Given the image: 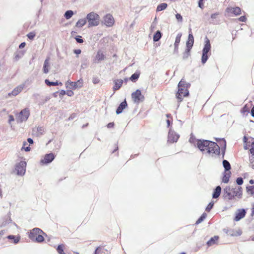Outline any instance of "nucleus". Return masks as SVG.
I'll return each instance as SVG.
<instances>
[{
	"label": "nucleus",
	"instance_id": "nucleus-1",
	"mask_svg": "<svg viewBox=\"0 0 254 254\" xmlns=\"http://www.w3.org/2000/svg\"><path fill=\"white\" fill-rule=\"evenodd\" d=\"M189 142L203 154H208L212 157L220 155V146L216 142L204 139H197L192 133L190 134Z\"/></svg>",
	"mask_w": 254,
	"mask_h": 254
},
{
	"label": "nucleus",
	"instance_id": "nucleus-2",
	"mask_svg": "<svg viewBox=\"0 0 254 254\" xmlns=\"http://www.w3.org/2000/svg\"><path fill=\"white\" fill-rule=\"evenodd\" d=\"M28 238L33 242L42 243L45 240L44 236L47 237L46 233L41 229L36 227L27 233Z\"/></svg>",
	"mask_w": 254,
	"mask_h": 254
},
{
	"label": "nucleus",
	"instance_id": "nucleus-3",
	"mask_svg": "<svg viewBox=\"0 0 254 254\" xmlns=\"http://www.w3.org/2000/svg\"><path fill=\"white\" fill-rule=\"evenodd\" d=\"M194 44V37L190 27L189 29V35L186 42L185 52L183 53V60H186L190 56V52Z\"/></svg>",
	"mask_w": 254,
	"mask_h": 254
},
{
	"label": "nucleus",
	"instance_id": "nucleus-4",
	"mask_svg": "<svg viewBox=\"0 0 254 254\" xmlns=\"http://www.w3.org/2000/svg\"><path fill=\"white\" fill-rule=\"evenodd\" d=\"M211 44L209 39L207 37H205L204 45L202 51L201 63L204 64L208 60L211 53Z\"/></svg>",
	"mask_w": 254,
	"mask_h": 254
},
{
	"label": "nucleus",
	"instance_id": "nucleus-5",
	"mask_svg": "<svg viewBox=\"0 0 254 254\" xmlns=\"http://www.w3.org/2000/svg\"><path fill=\"white\" fill-rule=\"evenodd\" d=\"M88 22V28L98 26L100 23V16L96 12L92 11L88 13L85 17Z\"/></svg>",
	"mask_w": 254,
	"mask_h": 254
},
{
	"label": "nucleus",
	"instance_id": "nucleus-6",
	"mask_svg": "<svg viewBox=\"0 0 254 254\" xmlns=\"http://www.w3.org/2000/svg\"><path fill=\"white\" fill-rule=\"evenodd\" d=\"M30 115V110L26 108L20 111L19 113L15 114V119L17 124L26 122Z\"/></svg>",
	"mask_w": 254,
	"mask_h": 254
},
{
	"label": "nucleus",
	"instance_id": "nucleus-7",
	"mask_svg": "<svg viewBox=\"0 0 254 254\" xmlns=\"http://www.w3.org/2000/svg\"><path fill=\"white\" fill-rule=\"evenodd\" d=\"M242 9L239 6H228L225 11V15L228 14V16H239L242 14Z\"/></svg>",
	"mask_w": 254,
	"mask_h": 254
},
{
	"label": "nucleus",
	"instance_id": "nucleus-8",
	"mask_svg": "<svg viewBox=\"0 0 254 254\" xmlns=\"http://www.w3.org/2000/svg\"><path fill=\"white\" fill-rule=\"evenodd\" d=\"M131 97L133 102L137 104L143 102L145 100L144 96L142 94L141 90L139 89L133 92L131 94Z\"/></svg>",
	"mask_w": 254,
	"mask_h": 254
},
{
	"label": "nucleus",
	"instance_id": "nucleus-9",
	"mask_svg": "<svg viewBox=\"0 0 254 254\" xmlns=\"http://www.w3.org/2000/svg\"><path fill=\"white\" fill-rule=\"evenodd\" d=\"M183 81H179L177 85V91L176 93V98L178 100V103L179 105L178 107H179L180 103L183 100L184 92L185 90V88L183 87V84H182Z\"/></svg>",
	"mask_w": 254,
	"mask_h": 254
},
{
	"label": "nucleus",
	"instance_id": "nucleus-10",
	"mask_svg": "<svg viewBox=\"0 0 254 254\" xmlns=\"http://www.w3.org/2000/svg\"><path fill=\"white\" fill-rule=\"evenodd\" d=\"M26 167V162L21 161L15 164V170L16 172V175L22 176L25 174Z\"/></svg>",
	"mask_w": 254,
	"mask_h": 254
},
{
	"label": "nucleus",
	"instance_id": "nucleus-11",
	"mask_svg": "<svg viewBox=\"0 0 254 254\" xmlns=\"http://www.w3.org/2000/svg\"><path fill=\"white\" fill-rule=\"evenodd\" d=\"M232 189L231 186H226L223 191L222 197L224 200L226 201L232 200L234 199V195L232 193Z\"/></svg>",
	"mask_w": 254,
	"mask_h": 254
},
{
	"label": "nucleus",
	"instance_id": "nucleus-12",
	"mask_svg": "<svg viewBox=\"0 0 254 254\" xmlns=\"http://www.w3.org/2000/svg\"><path fill=\"white\" fill-rule=\"evenodd\" d=\"M56 155L53 153L46 154L44 158L40 160V164L41 165H47L51 163L55 158Z\"/></svg>",
	"mask_w": 254,
	"mask_h": 254
},
{
	"label": "nucleus",
	"instance_id": "nucleus-13",
	"mask_svg": "<svg viewBox=\"0 0 254 254\" xmlns=\"http://www.w3.org/2000/svg\"><path fill=\"white\" fill-rule=\"evenodd\" d=\"M115 23V20L112 14L107 13L103 18L102 23L108 27H112Z\"/></svg>",
	"mask_w": 254,
	"mask_h": 254
},
{
	"label": "nucleus",
	"instance_id": "nucleus-14",
	"mask_svg": "<svg viewBox=\"0 0 254 254\" xmlns=\"http://www.w3.org/2000/svg\"><path fill=\"white\" fill-rule=\"evenodd\" d=\"M180 137V135L172 128H170L168 134V142L171 143L176 142Z\"/></svg>",
	"mask_w": 254,
	"mask_h": 254
},
{
	"label": "nucleus",
	"instance_id": "nucleus-15",
	"mask_svg": "<svg viewBox=\"0 0 254 254\" xmlns=\"http://www.w3.org/2000/svg\"><path fill=\"white\" fill-rule=\"evenodd\" d=\"M216 140L219 143L220 149V154L222 155V158H224L226 149V141L224 138H216Z\"/></svg>",
	"mask_w": 254,
	"mask_h": 254
},
{
	"label": "nucleus",
	"instance_id": "nucleus-16",
	"mask_svg": "<svg viewBox=\"0 0 254 254\" xmlns=\"http://www.w3.org/2000/svg\"><path fill=\"white\" fill-rule=\"evenodd\" d=\"M247 209L245 208H240L237 209L233 219L234 221L237 222L244 218L247 214Z\"/></svg>",
	"mask_w": 254,
	"mask_h": 254
},
{
	"label": "nucleus",
	"instance_id": "nucleus-17",
	"mask_svg": "<svg viewBox=\"0 0 254 254\" xmlns=\"http://www.w3.org/2000/svg\"><path fill=\"white\" fill-rule=\"evenodd\" d=\"M67 83H69L71 86V87H70V88H71L72 90H75L77 88H81V87H82L83 80L81 78H80L76 82L68 80L65 83L66 88H68Z\"/></svg>",
	"mask_w": 254,
	"mask_h": 254
},
{
	"label": "nucleus",
	"instance_id": "nucleus-18",
	"mask_svg": "<svg viewBox=\"0 0 254 254\" xmlns=\"http://www.w3.org/2000/svg\"><path fill=\"white\" fill-rule=\"evenodd\" d=\"M231 189H232V194L234 195V199H235L236 197L239 199L242 198L243 195V189L241 187L239 186L235 188L231 187Z\"/></svg>",
	"mask_w": 254,
	"mask_h": 254
},
{
	"label": "nucleus",
	"instance_id": "nucleus-19",
	"mask_svg": "<svg viewBox=\"0 0 254 254\" xmlns=\"http://www.w3.org/2000/svg\"><path fill=\"white\" fill-rule=\"evenodd\" d=\"M25 86L24 84H20L17 86H16L15 88H14L13 90L9 92L7 94L8 97H11V96H15L17 95L19 93H20L23 89L24 88Z\"/></svg>",
	"mask_w": 254,
	"mask_h": 254
},
{
	"label": "nucleus",
	"instance_id": "nucleus-20",
	"mask_svg": "<svg viewBox=\"0 0 254 254\" xmlns=\"http://www.w3.org/2000/svg\"><path fill=\"white\" fill-rule=\"evenodd\" d=\"M128 106L126 99H125L117 107L116 113L117 115L121 114L123 113L124 110L127 108Z\"/></svg>",
	"mask_w": 254,
	"mask_h": 254
},
{
	"label": "nucleus",
	"instance_id": "nucleus-21",
	"mask_svg": "<svg viewBox=\"0 0 254 254\" xmlns=\"http://www.w3.org/2000/svg\"><path fill=\"white\" fill-rule=\"evenodd\" d=\"M180 81H183V82H182V84L183 86V87L185 88V90L184 92V97H188L190 96V92L189 90V88H190L191 84L189 82H187L186 80L182 78Z\"/></svg>",
	"mask_w": 254,
	"mask_h": 254
},
{
	"label": "nucleus",
	"instance_id": "nucleus-22",
	"mask_svg": "<svg viewBox=\"0 0 254 254\" xmlns=\"http://www.w3.org/2000/svg\"><path fill=\"white\" fill-rule=\"evenodd\" d=\"M222 192V188L220 186H216L213 190L212 197L213 199H217L220 196Z\"/></svg>",
	"mask_w": 254,
	"mask_h": 254
},
{
	"label": "nucleus",
	"instance_id": "nucleus-23",
	"mask_svg": "<svg viewBox=\"0 0 254 254\" xmlns=\"http://www.w3.org/2000/svg\"><path fill=\"white\" fill-rule=\"evenodd\" d=\"M114 85L113 87V90L114 91V93L116 91L119 90L123 85L124 80L122 79H114L113 80Z\"/></svg>",
	"mask_w": 254,
	"mask_h": 254
},
{
	"label": "nucleus",
	"instance_id": "nucleus-24",
	"mask_svg": "<svg viewBox=\"0 0 254 254\" xmlns=\"http://www.w3.org/2000/svg\"><path fill=\"white\" fill-rule=\"evenodd\" d=\"M231 175L232 173L231 171H224L222 173V183L224 184L228 183Z\"/></svg>",
	"mask_w": 254,
	"mask_h": 254
},
{
	"label": "nucleus",
	"instance_id": "nucleus-25",
	"mask_svg": "<svg viewBox=\"0 0 254 254\" xmlns=\"http://www.w3.org/2000/svg\"><path fill=\"white\" fill-rule=\"evenodd\" d=\"M105 58L106 57L105 55L103 53H101L100 51H98L93 62L94 63H99L100 62L104 60Z\"/></svg>",
	"mask_w": 254,
	"mask_h": 254
},
{
	"label": "nucleus",
	"instance_id": "nucleus-26",
	"mask_svg": "<svg viewBox=\"0 0 254 254\" xmlns=\"http://www.w3.org/2000/svg\"><path fill=\"white\" fill-rule=\"evenodd\" d=\"M6 238L9 240H11L12 243L14 244H17L20 242L21 237L19 235H9L6 237Z\"/></svg>",
	"mask_w": 254,
	"mask_h": 254
},
{
	"label": "nucleus",
	"instance_id": "nucleus-27",
	"mask_svg": "<svg viewBox=\"0 0 254 254\" xmlns=\"http://www.w3.org/2000/svg\"><path fill=\"white\" fill-rule=\"evenodd\" d=\"M81 67L82 69L87 68L89 64V57L87 56H83L81 59Z\"/></svg>",
	"mask_w": 254,
	"mask_h": 254
},
{
	"label": "nucleus",
	"instance_id": "nucleus-28",
	"mask_svg": "<svg viewBox=\"0 0 254 254\" xmlns=\"http://www.w3.org/2000/svg\"><path fill=\"white\" fill-rule=\"evenodd\" d=\"M49 61H50V58L47 57L44 61V63L43 67V72L45 74L48 73L49 71V66H50Z\"/></svg>",
	"mask_w": 254,
	"mask_h": 254
},
{
	"label": "nucleus",
	"instance_id": "nucleus-29",
	"mask_svg": "<svg viewBox=\"0 0 254 254\" xmlns=\"http://www.w3.org/2000/svg\"><path fill=\"white\" fill-rule=\"evenodd\" d=\"M219 239V237L218 236H214L211 237L207 242L206 245L208 247H211L212 245L216 244L217 243Z\"/></svg>",
	"mask_w": 254,
	"mask_h": 254
},
{
	"label": "nucleus",
	"instance_id": "nucleus-30",
	"mask_svg": "<svg viewBox=\"0 0 254 254\" xmlns=\"http://www.w3.org/2000/svg\"><path fill=\"white\" fill-rule=\"evenodd\" d=\"M25 53V50L17 51L14 53V61H18L20 59H21L24 56Z\"/></svg>",
	"mask_w": 254,
	"mask_h": 254
},
{
	"label": "nucleus",
	"instance_id": "nucleus-31",
	"mask_svg": "<svg viewBox=\"0 0 254 254\" xmlns=\"http://www.w3.org/2000/svg\"><path fill=\"white\" fill-rule=\"evenodd\" d=\"M45 83L49 86L63 85V83L59 80H56V81H51L48 79H46L45 80Z\"/></svg>",
	"mask_w": 254,
	"mask_h": 254
},
{
	"label": "nucleus",
	"instance_id": "nucleus-32",
	"mask_svg": "<svg viewBox=\"0 0 254 254\" xmlns=\"http://www.w3.org/2000/svg\"><path fill=\"white\" fill-rule=\"evenodd\" d=\"M140 74V72L139 70H136L134 73H133L130 77H129V79L132 82H136L138 79L139 76Z\"/></svg>",
	"mask_w": 254,
	"mask_h": 254
},
{
	"label": "nucleus",
	"instance_id": "nucleus-33",
	"mask_svg": "<svg viewBox=\"0 0 254 254\" xmlns=\"http://www.w3.org/2000/svg\"><path fill=\"white\" fill-rule=\"evenodd\" d=\"M162 36L161 32L158 30L156 31L153 36V40L154 42L159 41Z\"/></svg>",
	"mask_w": 254,
	"mask_h": 254
},
{
	"label": "nucleus",
	"instance_id": "nucleus-34",
	"mask_svg": "<svg viewBox=\"0 0 254 254\" xmlns=\"http://www.w3.org/2000/svg\"><path fill=\"white\" fill-rule=\"evenodd\" d=\"M222 165L224 168V171H231L230 170L231 169V166L228 160L223 159L222 161Z\"/></svg>",
	"mask_w": 254,
	"mask_h": 254
},
{
	"label": "nucleus",
	"instance_id": "nucleus-35",
	"mask_svg": "<svg viewBox=\"0 0 254 254\" xmlns=\"http://www.w3.org/2000/svg\"><path fill=\"white\" fill-rule=\"evenodd\" d=\"M87 23V20L86 18H81L79 19L75 24V27L77 28H82L83 26H84Z\"/></svg>",
	"mask_w": 254,
	"mask_h": 254
},
{
	"label": "nucleus",
	"instance_id": "nucleus-36",
	"mask_svg": "<svg viewBox=\"0 0 254 254\" xmlns=\"http://www.w3.org/2000/svg\"><path fill=\"white\" fill-rule=\"evenodd\" d=\"M207 217V214L205 212H203L201 215L197 219V220L196 221L194 225H197L202 222H203L204 219Z\"/></svg>",
	"mask_w": 254,
	"mask_h": 254
},
{
	"label": "nucleus",
	"instance_id": "nucleus-37",
	"mask_svg": "<svg viewBox=\"0 0 254 254\" xmlns=\"http://www.w3.org/2000/svg\"><path fill=\"white\" fill-rule=\"evenodd\" d=\"M168 6L167 3L165 2L160 3L156 8V11L159 12L165 10Z\"/></svg>",
	"mask_w": 254,
	"mask_h": 254
},
{
	"label": "nucleus",
	"instance_id": "nucleus-38",
	"mask_svg": "<svg viewBox=\"0 0 254 254\" xmlns=\"http://www.w3.org/2000/svg\"><path fill=\"white\" fill-rule=\"evenodd\" d=\"M74 12L72 10H67L64 13V17L66 19H69L74 14Z\"/></svg>",
	"mask_w": 254,
	"mask_h": 254
},
{
	"label": "nucleus",
	"instance_id": "nucleus-39",
	"mask_svg": "<svg viewBox=\"0 0 254 254\" xmlns=\"http://www.w3.org/2000/svg\"><path fill=\"white\" fill-rule=\"evenodd\" d=\"M247 192L251 195H254V185L253 186H247L246 187Z\"/></svg>",
	"mask_w": 254,
	"mask_h": 254
},
{
	"label": "nucleus",
	"instance_id": "nucleus-40",
	"mask_svg": "<svg viewBox=\"0 0 254 254\" xmlns=\"http://www.w3.org/2000/svg\"><path fill=\"white\" fill-rule=\"evenodd\" d=\"M241 113L242 114H245L247 113V115L248 113H250V108L249 105L248 104L245 105L241 109Z\"/></svg>",
	"mask_w": 254,
	"mask_h": 254
},
{
	"label": "nucleus",
	"instance_id": "nucleus-41",
	"mask_svg": "<svg viewBox=\"0 0 254 254\" xmlns=\"http://www.w3.org/2000/svg\"><path fill=\"white\" fill-rule=\"evenodd\" d=\"M182 36V34L181 33H179L175 39V41L174 43V45H178L179 46V44L181 41V38Z\"/></svg>",
	"mask_w": 254,
	"mask_h": 254
},
{
	"label": "nucleus",
	"instance_id": "nucleus-42",
	"mask_svg": "<svg viewBox=\"0 0 254 254\" xmlns=\"http://www.w3.org/2000/svg\"><path fill=\"white\" fill-rule=\"evenodd\" d=\"M64 245L63 244H60L58 246L56 250L59 254H61L64 252Z\"/></svg>",
	"mask_w": 254,
	"mask_h": 254
},
{
	"label": "nucleus",
	"instance_id": "nucleus-43",
	"mask_svg": "<svg viewBox=\"0 0 254 254\" xmlns=\"http://www.w3.org/2000/svg\"><path fill=\"white\" fill-rule=\"evenodd\" d=\"M214 202L213 201L210 202L205 208V211L210 212L214 206Z\"/></svg>",
	"mask_w": 254,
	"mask_h": 254
},
{
	"label": "nucleus",
	"instance_id": "nucleus-44",
	"mask_svg": "<svg viewBox=\"0 0 254 254\" xmlns=\"http://www.w3.org/2000/svg\"><path fill=\"white\" fill-rule=\"evenodd\" d=\"M10 214V212H9V216H8L7 219H6L4 221H3V222H2V226H5L6 225L11 223L12 222V219L10 217V216H9V215Z\"/></svg>",
	"mask_w": 254,
	"mask_h": 254
},
{
	"label": "nucleus",
	"instance_id": "nucleus-45",
	"mask_svg": "<svg viewBox=\"0 0 254 254\" xmlns=\"http://www.w3.org/2000/svg\"><path fill=\"white\" fill-rule=\"evenodd\" d=\"M76 42L78 43L81 44L84 42V40L82 37L80 35H76L74 37Z\"/></svg>",
	"mask_w": 254,
	"mask_h": 254
},
{
	"label": "nucleus",
	"instance_id": "nucleus-46",
	"mask_svg": "<svg viewBox=\"0 0 254 254\" xmlns=\"http://www.w3.org/2000/svg\"><path fill=\"white\" fill-rule=\"evenodd\" d=\"M36 36V34L34 32H30L27 34L28 39L30 40H33Z\"/></svg>",
	"mask_w": 254,
	"mask_h": 254
},
{
	"label": "nucleus",
	"instance_id": "nucleus-47",
	"mask_svg": "<svg viewBox=\"0 0 254 254\" xmlns=\"http://www.w3.org/2000/svg\"><path fill=\"white\" fill-rule=\"evenodd\" d=\"M249 161L250 163V166L254 170V156H252V155L249 157Z\"/></svg>",
	"mask_w": 254,
	"mask_h": 254
},
{
	"label": "nucleus",
	"instance_id": "nucleus-48",
	"mask_svg": "<svg viewBox=\"0 0 254 254\" xmlns=\"http://www.w3.org/2000/svg\"><path fill=\"white\" fill-rule=\"evenodd\" d=\"M236 183L238 185L241 186L244 183L243 178L241 177H238L236 180Z\"/></svg>",
	"mask_w": 254,
	"mask_h": 254
},
{
	"label": "nucleus",
	"instance_id": "nucleus-49",
	"mask_svg": "<svg viewBox=\"0 0 254 254\" xmlns=\"http://www.w3.org/2000/svg\"><path fill=\"white\" fill-rule=\"evenodd\" d=\"M242 232L241 230H239L238 231H235L234 234L230 233V236H240L242 235Z\"/></svg>",
	"mask_w": 254,
	"mask_h": 254
},
{
	"label": "nucleus",
	"instance_id": "nucleus-50",
	"mask_svg": "<svg viewBox=\"0 0 254 254\" xmlns=\"http://www.w3.org/2000/svg\"><path fill=\"white\" fill-rule=\"evenodd\" d=\"M103 249V247L101 246L97 247L96 248L95 251L94 252V254H99L100 253H101L102 250Z\"/></svg>",
	"mask_w": 254,
	"mask_h": 254
},
{
	"label": "nucleus",
	"instance_id": "nucleus-51",
	"mask_svg": "<svg viewBox=\"0 0 254 254\" xmlns=\"http://www.w3.org/2000/svg\"><path fill=\"white\" fill-rule=\"evenodd\" d=\"M14 120H15V119L13 115H8V123L9 125H10L11 127H12V125H11V123L12 122H13Z\"/></svg>",
	"mask_w": 254,
	"mask_h": 254
},
{
	"label": "nucleus",
	"instance_id": "nucleus-52",
	"mask_svg": "<svg viewBox=\"0 0 254 254\" xmlns=\"http://www.w3.org/2000/svg\"><path fill=\"white\" fill-rule=\"evenodd\" d=\"M167 127L169 128H172V125L173 123V119H167L166 120Z\"/></svg>",
	"mask_w": 254,
	"mask_h": 254
},
{
	"label": "nucleus",
	"instance_id": "nucleus-53",
	"mask_svg": "<svg viewBox=\"0 0 254 254\" xmlns=\"http://www.w3.org/2000/svg\"><path fill=\"white\" fill-rule=\"evenodd\" d=\"M250 153L254 156V141L252 142L251 148L249 150Z\"/></svg>",
	"mask_w": 254,
	"mask_h": 254
},
{
	"label": "nucleus",
	"instance_id": "nucleus-54",
	"mask_svg": "<svg viewBox=\"0 0 254 254\" xmlns=\"http://www.w3.org/2000/svg\"><path fill=\"white\" fill-rule=\"evenodd\" d=\"M176 18L179 22H182L183 21V17L180 13H177L175 15Z\"/></svg>",
	"mask_w": 254,
	"mask_h": 254
},
{
	"label": "nucleus",
	"instance_id": "nucleus-55",
	"mask_svg": "<svg viewBox=\"0 0 254 254\" xmlns=\"http://www.w3.org/2000/svg\"><path fill=\"white\" fill-rule=\"evenodd\" d=\"M156 20H157V18H156V17H155V18L154 19L153 22L152 23L150 27V30L151 31H153L154 29V28H155L156 24Z\"/></svg>",
	"mask_w": 254,
	"mask_h": 254
},
{
	"label": "nucleus",
	"instance_id": "nucleus-56",
	"mask_svg": "<svg viewBox=\"0 0 254 254\" xmlns=\"http://www.w3.org/2000/svg\"><path fill=\"white\" fill-rule=\"evenodd\" d=\"M100 79L97 77V76H93V78H92V82L94 84H98L100 82Z\"/></svg>",
	"mask_w": 254,
	"mask_h": 254
},
{
	"label": "nucleus",
	"instance_id": "nucleus-57",
	"mask_svg": "<svg viewBox=\"0 0 254 254\" xmlns=\"http://www.w3.org/2000/svg\"><path fill=\"white\" fill-rule=\"evenodd\" d=\"M37 131L40 134H43L44 132V128L42 127H39L37 128Z\"/></svg>",
	"mask_w": 254,
	"mask_h": 254
},
{
	"label": "nucleus",
	"instance_id": "nucleus-58",
	"mask_svg": "<svg viewBox=\"0 0 254 254\" xmlns=\"http://www.w3.org/2000/svg\"><path fill=\"white\" fill-rule=\"evenodd\" d=\"M204 0H198V6L201 9L204 7Z\"/></svg>",
	"mask_w": 254,
	"mask_h": 254
},
{
	"label": "nucleus",
	"instance_id": "nucleus-59",
	"mask_svg": "<svg viewBox=\"0 0 254 254\" xmlns=\"http://www.w3.org/2000/svg\"><path fill=\"white\" fill-rule=\"evenodd\" d=\"M238 20L240 21L245 22L247 21V18L245 15H243L238 18Z\"/></svg>",
	"mask_w": 254,
	"mask_h": 254
},
{
	"label": "nucleus",
	"instance_id": "nucleus-60",
	"mask_svg": "<svg viewBox=\"0 0 254 254\" xmlns=\"http://www.w3.org/2000/svg\"><path fill=\"white\" fill-rule=\"evenodd\" d=\"M73 52L76 55V57H78V55L81 53V50L80 49H74Z\"/></svg>",
	"mask_w": 254,
	"mask_h": 254
},
{
	"label": "nucleus",
	"instance_id": "nucleus-61",
	"mask_svg": "<svg viewBox=\"0 0 254 254\" xmlns=\"http://www.w3.org/2000/svg\"><path fill=\"white\" fill-rule=\"evenodd\" d=\"M66 95L69 97H71L74 95V92L71 90H67L66 91Z\"/></svg>",
	"mask_w": 254,
	"mask_h": 254
},
{
	"label": "nucleus",
	"instance_id": "nucleus-62",
	"mask_svg": "<svg viewBox=\"0 0 254 254\" xmlns=\"http://www.w3.org/2000/svg\"><path fill=\"white\" fill-rule=\"evenodd\" d=\"M21 150H23L26 152H29L30 151L31 148L30 147V145H28V146H26V147L22 146L21 148Z\"/></svg>",
	"mask_w": 254,
	"mask_h": 254
},
{
	"label": "nucleus",
	"instance_id": "nucleus-63",
	"mask_svg": "<svg viewBox=\"0 0 254 254\" xmlns=\"http://www.w3.org/2000/svg\"><path fill=\"white\" fill-rule=\"evenodd\" d=\"M64 95H66V91L65 90L62 89L60 91L59 95H60L61 98H62V96H63Z\"/></svg>",
	"mask_w": 254,
	"mask_h": 254
},
{
	"label": "nucleus",
	"instance_id": "nucleus-64",
	"mask_svg": "<svg viewBox=\"0 0 254 254\" xmlns=\"http://www.w3.org/2000/svg\"><path fill=\"white\" fill-rule=\"evenodd\" d=\"M219 13L218 12H215V13H212L211 14L210 17L211 19H214L216 18L217 16H218L219 15Z\"/></svg>",
	"mask_w": 254,
	"mask_h": 254
}]
</instances>
